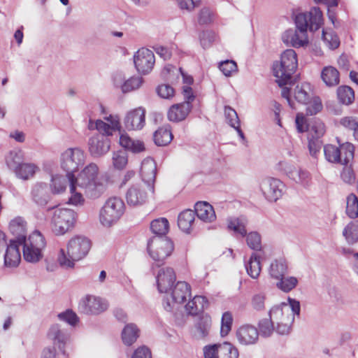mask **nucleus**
Segmentation results:
<instances>
[{"mask_svg": "<svg viewBox=\"0 0 358 358\" xmlns=\"http://www.w3.org/2000/svg\"><path fill=\"white\" fill-rule=\"evenodd\" d=\"M296 30H287L282 35V41L294 48H300L308 43L306 32L318 30L322 23V13L318 7H313L310 11L300 13L295 16Z\"/></svg>", "mask_w": 358, "mask_h": 358, "instance_id": "1", "label": "nucleus"}, {"mask_svg": "<svg viewBox=\"0 0 358 358\" xmlns=\"http://www.w3.org/2000/svg\"><path fill=\"white\" fill-rule=\"evenodd\" d=\"M298 66L297 55L292 49L285 50L279 62L273 64V73L275 78V83L281 90H292L291 87L296 83L294 73Z\"/></svg>", "mask_w": 358, "mask_h": 358, "instance_id": "2", "label": "nucleus"}, {"mask_svg": "<svg viewBox=\"0 0 358 358\" xmlns=\"http://www.w3.org/2000/svg\"><path fill=\"white\" fill-rule=\"evenodd\" d=\"M91 248L90 241L85 236H76L71 238L66 248V253L64 249H61L57 257L59 265L66 268H72L75 266V262L83 259Z\"/></svg>", "mask_w": 358, "mask_h": 358, "instance_id": "3", "label": "nucleus"}, {"mask_svg": "<svg viewBox=\"0 0 358 358\" xmlns=\"http://www.w3.org/2000/svg\"><path fill=\"white\" fill-rule=\"evenodd\" d=\"M98 176V166L91 163L82 170L78 177L73 175V183L88 196L98 198L106 189V185L99 180Z\"/></svg>", "mask_w": 358, "mask_h": 358, "instance_id": "4", "label": "nucleus"}, {"mask_svg": "<svg viewBox=\"0 0 358 358\" xmlns=\"http://www.w3.org/2000/svg\"><path fill=\"white\" fill-rule=\"evenodd\" d=\"M52 213L50 226L53 234L62 236L73 227L76 220V213L70 208L53 206L48 208Z\"/></svg>", "mask_w": 358, "mask_h": 358, "instance_id": "5", "label": "nucleus"}, {"mask_svg": "<svg viewBox=\"0 0 358 358\" xmlns=\"http://www.w3.org/2000/svg\"><path fill=\"white\" fill-rule=\"evenodd\" d=\"M23 245V257L25 261L37 263L43 258V250L46 242L44 236L39 231H34L28 238L20 242Z\"/></svg>", "mask_w": 358, "mask_h": 358, "instance_id": "6", "label": "nucleus"}, {"mask_svg": "<svg viewBox=\"0 0 358 358\" xmlns=\"http://www.w3.org/2000/svg\"><path fill=\"white\" fill-rule=\"evenodd\" d=\"M173 250V243L166 236H155L148 243V250L155 261V266L159 267Z\"/></svg>", "mask_w": 358, "mask_h": 358, "instance_id": "7", "label": "nucleus"}, {"mask_svg": "<svg viewBox=\"0 0 358 358\" xmlns=\"http://www.w3.org/2000/svg\"><path fill=\"white\" fill-rule=\"evenodd\" d=\"M124 203L119 197H110L106 200L99 213L101 223L105 227H110L116 223L124 212Z\"/></svg>", "mask_w": 358, "mask_h": 358, "instance_id": "8", "label": "nucleus"}, {"mask_svg": "<svg viewBox=\"0 0 358 358\" xmlns=\"http://www.w3.org/2000/svg\"><path fill=\"white\" fill-rule=\"evenodd\" d=\"M85 160V152L78 148H70L61 155V167L66 172V178L71 180L73 173L82 166Z\"/></svg>", "mask_w": 358, "mask_h": 358, "instance_id": "9", "label": "nucleus"}, {"mask_svg": "<svg viewBox=\"0 0 358 358\" xmlns=\"http://www.w3.org/2000/svg\"><path fill=\"white\" fill-rule=\"evenodd\" d=\"M155 187L142 182L131 185L126 192V200L129 206L144 204L150 194H154Z\"/></svg>", "mask_w": 358, "mask_h": 358, "instance_id": "10", "label": "nucleus"}, {"mask_svg": "<svg viewBox=\"0 0 358 358\" xmlns=\"http://www.w3.org/2000/svg\"><path fill=\"white\" fill-rule=\"evenodd\" d=\"M184 101L171 106L167 113L168 119L171 122L184 120L192 110V102L195 99L193 91H182Z\"/></svg>", "mask_w": 358, "mask_h": 358, "instance_id": "11", "label": "nucleus"}, {"mask_svg": "<svg viewBox=\"0 0 358 358\" xmlns=\"http://www.w3.org/2000/svg\"><path fill=\"white\" fill-rule=\"evenodd\" d=\"M259 188L266 198L270 202H275L285 192V185L279 179L272 177L262 178L259 182Z\"/></svg>", "mask_w": 358, "mask_h": 358, "instance_id": "12", "label": "nucleus"}, {"mask_svg": "<svg viewBox=\"0 0 358 358\" xmlns=\"http://www.w3.org/2000/svg\"><path fill=\"white\" fill-rule=\"evenodd\" d=\"M107 301L96 296L87 295L78 303L79 311L86 315H99L107 310Z\"/></svg>", "mask_w": 358, "mask_h": 358, "instance_id": "13", "label": "nucleus"}, {"mask_svg": "<svg viewBox=\"0 0 358 358\" xmlns=\"http://www.w3.org/2000/svg\"><path fill=\"white\" fill-rule=\"evenodd\" d=\"M134 62L139 73L148 75L154 67L155 63V55L152 50L142 48L134 54Z\"/></svg>", "mask_w": 358, "mask_h": 358, "instance_id": "14", "label": "nucleus"}, {"mask_svg": "<svg viewBox=\"0 0 358 358\" xmlns=\"http://www.w3.org/2000/svg\"><path fill=\"white\" fill-rule=\"evenodd\" d=\"M280 169L284 171L287 177L296 183L304 187H308L311 183V176L310 173L300 167L288 164L285 162L279 163Z\"/></svg>", "mask_w": 358, "mask_h": 358, "instance_id": "15", "label": "nucleus"}, {"mask_svg": "<svg viewBox=\"0 0 358 358\" xmlns=\"http://www.w3.org/2000/svg\"><path fill=\"white\" fill-rule=\"evenodd\" d=\"M48 337L53 341L55 345H57L59 351L63 358H69V355L66 351V345L70 341V334L64 329L57 324H53L49 329Z\"/></svg>", "mask_w": 358, "mask_h": 358, "instance_id": "16", "label": "nucleus"}, {"mask_svg": "<svg viewBox=\"0 0 358 358\" xmlns=\"http://www.w3.org/2000/svg\"><path fill=\"white\" fill-rule=\"evenodd\" d=\"M88 147L92 156L99 157L108 152L110 148V141L107 136L96 134L90 138Z\"/></svg>", "mask_w": 358, "mask_h": 358, "instance_id": "17", "label": "nucleus"}, {"mask_svg": "<svg viewBox=\"0 0 358 358\" xmlns=\"http://www.w3.org/2000/svg\"><path fill=\"white\" fill-rule=\"evenodd\" d=\"M145 110L139 107L127 113L124 124L128 130H140L143 129L145 123Z\"/></svg>", "mask_w": 358, "mask_h": 358, "instance_id": "18", "label": "nucleus"}, {"mask_svg": "<svg viewBox=\"0 0 358 358\" xmlns=\"http://www.w3.org/2000/svg\"><path fill=\"white\" fill-rule=\"evenodd\" d=\"M156 278L159 292L169 294V290L176 280V273L172 268H162L158 271Z\"/></svg>", "mask_w": 358, "mask_h": 358, "instance_id": "19", "label": "nucleus"}, {"mask_svg": "<svg viewBox=\"0 0 358 358\" xmlns=\"http://www.w3.org/2000/svg\"><path fill=\"white\" fill-rule=\"evenodd\" d=\"M20 246V242L16 241H10L9 244L6 243L3 262L5 267L16 268L19 266L21 260Z\"/></svg>", "mask_w": 358, "mask_h": 358, "instance_id": "20", "label": "nucleus"}, {"mask_svg": "<svg viewBox=\"0 0 358 358\" xmlns=\"http://www.w3.org/2000/svg\"><path fill=\"white\" fill-rule=\"evenodd\" d=\"M157 166L152 158H146L141 163L140 174L142 178V183L155 187Z\"/></svg>", "mask_w": 358, "mask_h": 358, "instance_id": "21", "label": "nucleus"}, {"mask_svg": "<svg viewBox=\"0 0 358 358\" xmlns=\"http://www.w3.org/2000/svg\"><path fill=\"white\" fill-rule=\"evenodd\" d=\"M236 336L241 344L252 345L258 340L259 331L252 325H243L237 330Z\"/></svg>", "mask_w": 358, "mask_h": 358, "instance_id": "22", "label": "nucleus"}, {"mask_svg": "<svg viewBox=\"0 0 358 358\" xmlns=\"http://www.w3.org/2000/svg\"><path fill=\"white\" fill-rule=\"evenodd\" d=\"M32 201L40 206H45L50 199L47 184L43 182H36L31 191Z\"/></svg>", "mask_w": 358, "mask_h": 358, "instance_id": "23", "label": "nucleus"}, {"mask_svg": "<svg viewBox=\"0 0 358 358\" xmlns=\"http://www.w3.org/2000/svg\"><path fill=\"white\" fill-rule=\"evenodd\" d=\"M169 291L173 303H182L190 296V286L184 281H178Z\"/></svg>", "mask_w": 358, "mask_h": 358, "instance_id": "24", "label": "nucleus"}, {"mask_svg": "<svg viewBox=\"0 0 358 358\" xmlns=\"http://www.w3.org/2000/svg\"><path fill=\"white\" fill-rule=\"evenodd\" d=\"M312 94L307 91H282V97L287 101L292 108H294L295 100L299 103L308 105L311 100Z\"/></svg>", "mask_w": 358, "mask_h": 358, "instance_id": "25", "label": "nucleus"}, {"mask_svg": "<svg viewBox=\"0 0 358 358\" xmlns=\"http://www.w3.org/2000/svg\"><path fill=\"white\" fill-rule=\"evenodd\" d=\"M194 211L198 218L205 222H212L216 219V215L213 207L208 202H197L195 204Z\"/></svg>", "mask_w": 358, "mask_h": 358, "instance_id": "26", "label": "nucleus"}, {"mask_svg": "<svg viewBox=\"0 0 358 358\" xmlns=\"http://www.w3.org/2000/svg\"><path fill=\"white\" fill-rule=\"evenodd\" d=\"M39 170V167L34 163L22 162L15 169L13 173L16 178L22 180H28L33 178Z\"/></svg>", "mask_w": 358, "mask_h": 358, "instance_id": "27", "label": "nucleus"}, {"mask_svg": "<svg viewBox=\"0 0 358 358\" xmlns=\"http://www.w3.org/2000/svg\"><path fill=\"white\" fill-rule=\"evenodd\" d=\"M288 271V264L284 257L273 259L268 268V275L273 279L277 280L285 276Z\"/></svg>", "mask_w": 358, "mask_h": 358, "instance_id": "28", "label": "nucleus"}, {"mask_svg": "<svg viewBox=\"0 0 358 358\" xmlns=\"http://www.w3.org/2000/svg\"><path fill=\"white\" fill-rule=\"evenodd\" d=\"M180 71H181V68H177L172 64H169L164 66L161 72V76L164 80L169 83L164 85L165 90H174L170 84L178 82L180 77Z\"/></svg>", "mask_w": 358, "mask_h": 358, "instance_id": "29", "label": "nucleus"}, {"mask_svg": "<svg viewBox=\"0 0 358 358\" xmlns=\"http://www.w3.org/2000/svg\"><path fill=\"white\" fill-rule=\"evenodd\" d=\"M24 159V153L20 148H15L6 153L4 161L7 167L13 171Z\"/></svg>", "mask_w": 358, "mask_h": 358, "instance_id": "30", "label": "nucleus"}, {"mask_svg": "<svg viewBox=\"0 0 358 358\" xmlns=\"http://www.w3.org/2000/svg\"><path fill=\"white\" fill-rule=\"evenodd\" d=\"M248 224V220L245 216L233 217L228 220V229L233 231L236 236L243 238L247 235Z\"/></svg>", "mask_w": 358, "mask_h": 358, "instance_id": "31", "label": "nucleus"}, {"mask_svg": "<svg viewBox=\"0 0 358 358\" xmlns=\"http://www.w3.org/2000/svg\"><path fill=\"white\" fill-rule=\"evenodd\" d=\"M26 226L25 220L21 217H15L10 221L9 229L13 234L17 236V242H21L24 238H27L25 236Z\"/></svg>", "mask_w": 358, "mask_h": 358, "instance_id": "32", "label": "nucleus"}, {"mask_svg": "<svg viewBox=\"0 0 358 358\" xmlns=\"http://www.w3.org/2000/svg\"><path fill=\"white\" fill-rule=\"evenodd\" d=\"M194 219L195 213L194 210L189 209L183 210L178 215V225L182 231L189 233Z\"/></svg>", "mask_w": 358, "mask_h": 358, "instance_id": "33", "label": "nucleus"}, {"mask_svg": "<svg viewBox=\"0 0 358 358\" xmlns=\"http://www.w3.org/2000/svg\"><path fill=\"white\" fill-rule=\"evenodd\" d=\"M120 144L125 149L134 153L141 152L145 150V146L142 141L134 140L127 134H121L120 137Z\"/></svg>", "mask_w": 358, "mask_h": 358, "instance_id": "34", "label": "nucleus"}, {"mask_svg": "<svg viewBox=\"0 0 358 358\" xmlns=\"http://www.w3.org/2000/svg\"><path fill=\"white\" fill-rule=\"evenodd\" d=\"M207 306V300L204 296H195L187 303L185 309L189 315H195L203 311Z\"/></svg>", "mask_w": 358, "mask_h": 358, "instance_id": "35", "label": "nucleus"}, {"mask_svg": "<svg viewBox=\"0 0 358 358\" xmlns=\"http://www.w3.org/2000/svg\"><path fill=\"white\" fill-rule=\"evenodd\" d=\"M173 134L169 126L162 127L154 133V141L158 146H165L171 143Z\"/></svg>", "mask_w": 358, "mask_h": 358, "instance_id": "36", "label": "nucleus"}, {"mask_svg": "<svg viewBox=\"0 0 358 358\" xmlns=\"http://www.w3.org/2000/svg\"><path fill=\"white\" fill-rule=\"evenodd\" d=\"M211 328V319L208 316L202 317L195 326L194 336L196 339H202L208 336Z\"/></svg>", "mask_w": 358, "mask_h": 358, "instance_id": "37", "label": "nucleus"}, {"mask_svg": "<svg viewBox=\"0 0 358 358\" xmlns=\"http://www.w3.org/2000/svg\"><path fill=\"white\" fill-rule=\"evenodd\" d=\"M139 336V329L133 323L127 324L122 331V339L127 345H132Z\"/></svg>", "mask_w": 358, "mask_h": 358, "instance_id": "38", "label": "nucleus"}, {"mask_svg": "<svg viewBox=\"0 0 358 358\" xmlns=\"http://www.w3.org/2000/svg\"><path fill=\"white\" fill-rule=\"evenodd\" d=\"M248 274L253 279H257L262 271L260 257L253 252L249 261L245 264Z\"/></svg>", "mask_w": 358, "mask_h": 358, "instance_id": "39", "label": "nucleus"}, {"mask_svg": "<svg viewBox=\"0 0 358 358\" xmlns=\"http://www.w3.org/2000/svg\"><path fill=\"white\" fill-rule=\"evenodd\" d=\"M321 77L328 87H334L339 83V72L334 67H324Z\"/></svg>", "mask_w": 358, "mask_h": 358, "instance_id": "40", "label": "nucleus"}, {"mask_svg": "<svg viewBox=\"0 0 358 358\" xmlns=\"http://www.w3.org/2000/svg\"><path fill=\"white\" fill-rule=\"evenodd\" d=\"M287 314H290V313H289V307L285 304V302L273 306L268 313L269 317L274 322L283 321V317Z\"/></svg>", "mask_w": 358, "mask_h": 358, "instance_id": "41", "label": "nucleus"}, {"mask_svg": "<svg viewBox=\"0 0 358 358\" xmlns=\"http://www.w3.org/2000/svg\"><path fill=\"white\" fill-rule=\"evenodd\" d=\"M276 280H278L276 282V287L285 293L289 292L294 289L298 284L297 278L294 276L285 277V275Z\"/></svg>", "mask_w": 358, "mask_h": 358, "instance_id": "42", "label": "nucleus"}, {"mask_svg": "<svg viewBox=\"0 0 358 358\" xmlns=\"http://www.w3.org/2000/svg\"><path fill=\"white\" fill-rule=\"evenodd\" d=\"M50 186L53 194H59L66 188V178L60 175L52 176Z\"/></svg>", "mask_w": 358, "mask_h": 358, "instance_id": "43", "label": "nucleus"}, {"mask_svg": "<svg viewBox=\"0 0 358 358\" xmlns=\"http://www.w3.org/2000/svg\"><path fill=\"white\" fill-rule=\"evenodd\" d=\"M169 222L166 218H159L153 220L150 224V229L156 236H166L169 231Z\"/></svg>", "mask_w": 358, "mask_h": 358, "instance_id": "44", "label": "nucleus"}, {"mask_svg": "<svg viewBox=\"0 0 358 358\" xmlns=\"http://www.w3.org/2000/svg\"><path fill=\"white\" fill-rule=\"evenodd\" d=\"M68 180L69 182L70 192L71 194V197L69 198V203L74 206L83 205L85 202L83 193L77 190L78 187V185H75V183H73V179L72 176H71V180Z\"/></svg>", "mask_w": 358, "mask_h": 358, "instance_id": "45", "label": "nucleus"}, {"mask_svg": "<svg viewBox=\"0 0 358 358\" xmlns=\"http://www.w3.org/2000/svg\"><path fill=\"white\" fill-rule=\"evenodd\" d=\"M341 153L340 164H347L354 157L355 147L350 143L342 144L339 148Z\"/></svg>", "mask_w": 358, "mask_h": 358, "instance_id": "46", "label": "nucleus"}, {"mask_svg": "<svg viewBox=\"0 0 358 358\" xmlns=\"http://www.w3.org/2000/svg\"><path fill=\"white\" fill-rule=\"evenodd\" d=\"M112 163L115 169L122 170L128 163V156L124 150L114 152L112 157Z\"/></svg>", "mask_w": 358, "mask_h": 358, "instance_id": "47", "label": "nucleus"}, {"mask_svg": "<svg viewBox=\"0 0 358 358\" xmlns=\"http://www.w3.org/2000/svg\"><path fill=\"white\" fill-rule=\"evenodd\" d=\"M346 213L352 219L358 217V198L354 194L347 197Z\"/></svg>", "mask_w": 358, "mask_h": 358, "instance_id": "48", "label": "nucleus"}, {"mask_svg": "<svg viewBox=\"0 0 358 358\" xmlns=\"http://www.w3.org/2000/svg\"><path fill=\"white\" fill-rule=\"evenodd\" d=\"M294 321V317L290 314H287L283 317V321L275 322L277 326L275 331L281 335L288 334L291 330V326Z\"/></svg>", "mask_w": 358, "mask_h": 358, "instance_id": "49", "label": "nucleus"}, {"mask_svg": "<svg viewBox=\"0 0 358 358\" xmlns=\"http://www.w3.org/2000/svg\"><path fill=\"white\" fill-rule=\"evenodd\" d=\"M325 158L327 161L333 163H340L341 153L339 148L333 145H326L324 147Z\"/></svg>", "mask_w": 358, "mask_h": 358, "instance_id": "50", "label": "nucleus"}, {"mask_svg": "<svg viewBox=\"0 0 358 358\" xmlns=\"http://www.w3.org/2000/svg\"><path fill=\"white\" fill-rule=\"evenodd\" d=\"M220 358H238V350L229 343H223L220 345Z\"/></svg>", "mask_w": 358, "mask_h": 358, "instance_id": "51", "label": "nucleus"}, {"mask_svg": "<svg viewBox=\"0 0 358 358\" xmlns=\"http://www.w3.org/2000/svg\"><path fill=\"white\" fill-rule=\"evenodd\" d=\"M219 69L227 77L233 76L238 71V66L234 60L227 59L219 63Z\"/></svg>", "mask_w": 358, "mask_h": 358, "instance_id": "52", "label": "nucleus"}, {"mask_svg": "<svg viewBox=\"0 0 358 358\" xmlns=\"http://www.w3.org/2000/svg\"><path fill=\"white\" fill-rule=\"evenodd\" d=\"M246 243L248 246L255 251H259L262 249L261 236L257 231H252L247 234Z\"/></svg>", "mask_w": 358, "mask_h": 358, "instance_id": "53", "label": "nucleus"}, {"mask_svg": "<svg viewBox=\"0 0 358 358\" xmlns=\"http://www.w3.org/2000/svg\"><path fill=\"white\" fill-rule=\"evenodd\" d=\"M343 235L349 244L356 243L358 241V226L350 223L345 227Z\"/></svg>", "mask_w": 358, "mask_h": 358, "instance_id": "54", "label": "nucleus"}, {"mask_svg": "<svg viewBox=\"0 0 358 358\" xmlns=\"http://www.w3.org/2000/svg\"><path fill=\"white\" fill-rule=\"evenodd\" d=\"M274 323L270 317L260 320L258 326L261 335L264 337L270 336L274 331Z\"/></svg>", "mask_w": 358, "mask_h": 358, "instance_id": "55", "label": "nucleus"}, {"mask_svg": "<svg viewBox=\"0 0 358 358\" xmlns=\"http://www.w3.org/2000/svg\"><path fill=\"white\" fill-rule=\"evenodd\" d=\"M340 123L342 126L350 130H353V135L355 139L358 140V120L354 117H345L341 119Z\"/></svg>", "mask_w": 358, "mask_h": 358, "instance_id": "56", "label": "nucleus"}, {"mask_svg": "<svg viewBox=\"0 0 358 358\" xmlns=\"http://www.w3.org/2000/svg\"><path fill=\"white\" fill-rule=\"evenodd\" d=\"M233 322L232 315L230 312L223 313L221 321L220 334L222 336H227L231 329Z\"/></svg>", "mask_w": 358, "mask_h": 358, "instance_id": "57", "label": "nucleus"}, {"mask_svg": "<svg viewBox=\"0 0 358 358\" xmlns=\"http://www.w3.org/2000/svg\"><path fill=\"white\" fill-rule=\"evenodd\" d=\"M310 104L306 108L307 115H314L322 110L323 106L322 101L318 96H311Z\"/></svg>", "mask_w": 358, "mask_h": 358, "instance_id": "58", "label": "nucleus"}, {"mask_svg": "<svg viewBox=\"0 0 358 358\" xmlns=\"http://www.w3.org/2000/svg\"><path fill=\"white\" fill-rule=\"evenodd\" d=\"M117 122H113L112 126H110L101 120H96L97 131L101 133V135L106 136L112 135L113 131L117 127Z\"/></svg>", "mask_w": 358, "mask_h": 358, "instance_id": "59", "label": "nucleus"}, {"mask_svg": "<svg viewBox=\"0 0 358 358\" xmlns=\"http://www.w3.org/2000/svg\"><path fill=\"white\" fill-rule=\"evenodd\" d=\"M224 115L228 124L234 127L240 124V120L236 111L230 106L224 107Z\"/></svg>", "mask_w": 358, "mask_h": 358, "instance_id": "60", "label": "nucleus"}, {"mask_svg": "<svg viewBox=\"0 0 358 358\" xmlns=\"http://www.w3.org/2000/svg\"><path fill=\"white\" fill-rule=\"evenodd\" d=\"M266 294L258 293L253 295L251 299V305L253 309L257 311L263 310L265 308Z\"/></svg>", "mask_w": 358, "mask_h": 358, "instance_id": "61", "label": "nucleus"}, {"mask_svg": "<svg viewBox=\"0 0 358 358\" xmlns=\"http://www.w3.org/2000/svg\"><path fill=\"white\" fill-rule=\"evenodd\" d=\"M201 46L203 48H208L215 39V34L213 31H203L199 35Z\"/></svg>", "mask_w": 358, "mask_h": 358, "instance_id": "62", "label": "nucleus"}, {"mask_svg": "<svg viewBox=\"0 0 358 358\" xmlns=\"http://www.w3.org/2000/svg\"><path fill=\"white\" fill-rule=\"evenodd\" d=\"M143 78L139 76H134L125 80L124 88L122 90H138L143 83Z\"/></svg>", "mask_w": 358, "mask_h": 358, "instance_id": "63", "label": "nucleus"}, {"mask_svg": "<svg viewBox=\"0 0 358 358\" xmlns=\"http://www.w3.org/2000/svg\"><path fill=\"white\" fill-rule=\"evenodd\" d=\"M310 131L312 134V138L319 139L325 133V127L324 123L320 120H315L311 126Z\"/></svg>", "mask_w": 358, "mask_h": 358, "instance_id": "64", "label": "nucleus"}]
</instances>
